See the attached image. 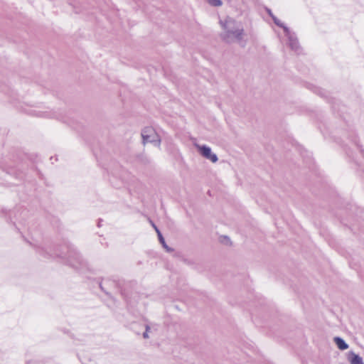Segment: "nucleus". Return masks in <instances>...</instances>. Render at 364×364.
I'll use <instances>...</instances> for the list:
<instances>
[{
	"label": "nucleus",
	"instance_id": "nucleus-1",
	"mask_svg": "<svg viewBox=\"0 0 364 364\" xmlns=\"http://www.w3.org/2000/svg\"><path fill=\"white\" fill-rule=\"evenodd\" d=\"M220 24L223 29L222 38L228 43L237 42L242 43L245 36L243 26L241 22L232 18L227 17L220 21Z\"/></svg>",
	"mask_w": 364,
	"mask_h": 364
},
{
	"label": "nucleus",
	"instance_id": "nucleus-2",
	"mask_svg": "<svg viewBox=\"0 0 364 364\" xmlns=\"http://www.w3.org/2000/svg\"><path fill=\"white\" fill-rule=\"evenodd\" d=\"M141 136L143 143L153 144L155 146H159L161 144V139L156 131L150 127H145L141 132Z\"/></svg>",
	"mask_w": 364,
	"mask_h": 364
},
{
	"label": "nucleus",
	"instance_id": "nucleus-3",
	"mask_svg": "<svg viewBox=\"0 0 364 364\" xmlns=\"http://www.w3.org/2000/svg\"><path fill=\"white\" fill-rule=\"evenodd\" d=\"M196 147L203 157L210 161L212 163H216L218 161L217 155L212 151L211 148L208 146L196 144Z\"/></svg>",
	"mask_w": 364,
	"mask_h": 364
},
{
	"label": "nucleus",
	"instance_id": "nucleus-4",
	"mask_svg": "<svg viewBox=\"0 0 364 364\" xmlns=\"http://www.w3.org/2000/svg\"><path fill=\"white\" fill-rule=\"evenodd\" d=\"M286 36L288 38V40H289V45L290 46V48L296 51L299 48V43H298V41L296 38V36H294V34L293 33L291 32V31H289V34H285Z\"/></svg>",
	"mask_w": 364,
	"mask_h": 364
},
{
	"label": "nucleus",
	"instance_id": "nucleus-5",
	"mask_svg": "<svg viewBox=\"0 0 364 364\" xmlns=\"http://www.w3.org/2000/svg\"><path fill=\"white\" fill-rule=\"evenodd\" d=\"M348 360L350 364H364L363 358L353 352H349Z\"/></svg>",
	"mask_w": 364,
	"mask_h": 364
},
{
	"label": "nucleus",
	"instance_id": "nucleus-6",
	"mask_svg": "<svg viewBox=\"0 0 364 364\" xmlns=\"http://www.w3.org/2000/svg\"><path fill=\"white\" fill-rule=\"evenodd\" d=\"M333 341L337 346L338 348L344 350L348 348V345L346 343V341L340 338V337H335L333 338Z\"/></svg>",
	"mask_w": 364,
	"mask_h": 364
},
{
	"label": "nucleus",
	"instance_id": "nucleus-7",
	"mask_svg": "<svg viewBox=\"0 0 364 364\" xmlns=\"http://www.w3.org/2000/svg\"><path fill=\"white\" fill-rule=\"evenodd\" d=\"M272 19L275 24L283 28L284 34H289V28L285 26V25L281 22L275 16H272Z\"/></svg>",
	"mask_w": 364,
	"mask_h": 364
},
{
	"label": "nucleus",
	"instance_id": "nucleus-8",
	"mask_svg": "<svg viewBox=\"0 0 364 364\" xmlns=\"http://www.w3.org/2000/svg\"><path fill=\"white\" fill-rule=\"evenodd\" d=\"M219 242L225 245H230L231 241L229 237L226 235H221L219 237Z\"/></svg>",
	"mask_w": 364,
	"mask_h": 364
},
{
	"label": "nucleus",
	"instance_id": "nucleus-9",
	"mask_svg": "<svg viewBox=\"0 0 364 364\" xmlns=\"http://www.w3.org/2000/svg\"><path fill=\"white\" fill-rule=\"evenodd\" d=\"M208 4L214 7H220L223 5L222 0H207Z\"/></svg>",
	"mask_w": 364,
	"mask_h": 364
},
{
	"label": "nucleus",
	"instance_id": "nucleus-10",
	"mask_svg": "<svg viewBox=\"0 0 364 364\" xmlns=\"http://www.w3.org/2000/svg\"><path fill=\"white\" fill-rule=\"evenodd\" d=\"M159 240L160 241V242L161 243V245H163V247L167 250V251H170L171 250L168 247V246L166 245V242H165V240L164 238L163 237L162 235L161 234H159Z\"/></svg>",
	"mask_w": 364,
	"mask_h": 364
},
{
	"label": "nucleus",
	"instance_id": "nucleus-11",
	"mask_svg": "<svg viewBox=\"0 0 364 364\" xmlns=\"http://www.w3.org/2000/svg\"><path fill=\"white\" fill-rule=\"evenodd\" d=\"M149 331H150V327L149 326H146V331L143 333V337L144 338H149Z\"/></svg>",
	"mask_w": 364,
	"mask_h": 364
},
{
	"label": "nucleus",
	"instance_id": "nucleus-12",
	"mask_svg": "<svg viewBox=\"0 0 364 364\" xmlns=\"http://www.w3.org/2000/svg\"><path fill=\"white\" fill-rule=\"evenodd\" d=\"M267 13L269 14V15L272 18V16H274V14L272 13L271 10L270 9H267Z\"/></svg>",
	"mask_w": 364,
	"mask_h": 364
},
{
	"label": "nucleus",
	"instance_id": "nucleus-13",
	"mask_svg": "<svg viewBox=\"0 0 364 364\" xmlns=\"http://www.w3.org/2000/svg\"><path fill=\"white\" fill-rule=\"evenodd\" d=\"M156 232H157L158 237L159 236V234H161L158 228H156L155 229Z\"/></svg>",
	"mask_w": 364,
	"mask_h": 364
},
{
	"label": "nucleus",
	"instance_id": "nucleus-14",
	"mask_svg": "<svg viewBox=\"0 0 364 364\" xmlns=\"http://www.w3.org/2000/svg\"><path fill=\"white\" fill-rule=\"evenodd\" d=\"M156 232H157L158 237L159 236V234H161L158 228H156L155 229Z\"/></svg>",
	"mask_w": 364,
	"mask_h": 364
},
{
	"label": "nucleus",
	"instance_id": "nucleus-15",
	"mask_svg": "<svg viewBox=\"0 0 364 364\" xmlns=\"http://www.w3.org/2000/svg\"><path fill=\"white\" fill-rule=\"evenodd\" d=\"M152 226L154 227V229H156V228H157L154 223L152 224Z\"/></svg>",
	"mask_w": 364,
	"mask_h": 364
}]
</instances>
